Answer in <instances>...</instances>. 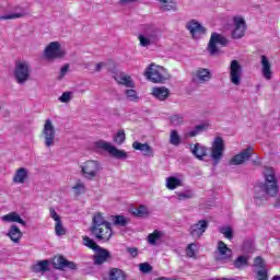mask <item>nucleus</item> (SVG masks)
<instances>
[{
    "label": "nucleus",
    "mask_w": 280,
    "mask_h": 280,
    "mask_svg": "<svg viewBox=\"0 0 280 280\" xmlns=\"http://www.w3.org/2000/svg\"><path fill=\"white\" fill-rule=\"evenodd\" d=\"M230 82L234 86H240L242 84V78L244 75V69L242 68V65L237 60H232L230 63Z\"/></svg>",
    "instance_id": "9d476101"
},
{
    "label": "nucleus",
    "mask_w": 280,
    "mask_h": 280,
    "mask_svg": "<svg viewBox=\"0 0 280 280\" xmlns=\"http://www.w3.org/2000/svg\"><path fill=\"white\" fill-rule=\"evenodd\" d=\"M217 248H218V255H217L218 261H229V259L233 257V250L229 248V246L224 242L219 241Z\"/></svg>",
    "instance_id": "2eb2a0df"
},
{
    "label": "nucleus",
    "mask_w": 280,
    "mask_h": 280,
    "mask_svg": "<svg viewBox=\"0 0 280 280\" xmlns=\"http://www.w3.org/2000/svg\"><path fill=\"white\" fill-rule=\"evenodd\" d=\"M257 279L258 280H268V270L267 269H258L257 270Z\"/></svg>",
    "instance_id": "603ef678"
},
{
    "label": "nucleus",
    "mask_w": 280,
    "mask_h": 280,
    "mask_svg": "<svg viewBox=\"0 0 280 280\" xmlns=\"http://www.w3.org/2000/svg\"><path fill=\"white\" fill-rule=\"evenodd\" d=\"M108 280H126V273L119 268H112L108 273Z\"/></svg>",
    "instance_id": "7c9ffc66"
},
{
    "label": "nucleus",
    "mask_w": 280,
    "mask_h": 280,
    "mask_svg": "<svg viewBox=\"0 0 280 280\" xmlns=\"http://www.w3.org/2000/svg\"><path fill=\"white\" fill-rule=\"evenodd\" d=\"M94 148L96 150H103V152H107L109 156H113L114 159H128V153L126 151L117 149V147L105 140H97L94 142Z\"/></svg>",
    "instance_id": "39448f33"
},
{
    "label": "nucleus",
    "mask_w": 280,
    "mask_h": 280,
    "mask_svg": "<svg viewBox=\"0 0 280 280\" xmlns=\"http://www.w3.org/2000/svg\"><path fill=\"white\" fill-rule=\"evenodd\" d=\"M50 218L55 220V222H60V215L56 212L54 208H50Z\"/></svg>",
    "instance_id": "6e6d98bb"
},
{
    "label": "nucleus",
    "mask_w": 280,
    "mask_h": 280,
    "mask_svg": "<svg viewBox=\"0 0 280 280\" xmlns=\"http://www.w3.org/2000/svg\"><path fill=\"white\" fill-rule=\"evenodd\" d=\"M187 30L190 32L192 38H198V36L205 34V27L198 21H190L186 25Z\"/></svg>",
    "instance_id": "6ab92c4d"
},
{
    "label": "nucleus",
    "mask_w": 280,
    "mask_h": 280,
    "mask_svg": "<svg viewBox=\"0 0 280 280\" xmlns=\"http://www.w3.org/2000/svg\"><path fill=\"white\" fill-rule=\"evenodd\" d=\"M44 143L46 148H51L56 143V127H54V122L51 119L45 120L44 129H43Z\"/></svg>",
    "instance_id": "f8f14e48"
},
{
    "label": "nucleus",
    "mask_w": 280,
    "mask_h": 280,
    "mask_svg": "<svg viewBox=\"0 0 280 280\" xmlns=\"http://www.w3.org/2000/svg\"><path fill=\"white\" fill-rule=\"evenodd\" d=\"M13 75L18 84H25L32 78V66L30 61H16Z\"/></svg>",
    "instance_id": "20e7f679"
},
{
    "label": "nucleus",
    "mask_w": 280,
    "mask_h": 280,
    "mask_svg": "<svg viewBox=\"0 0 280 280\" xmlns=\"http://www.w3.org/2000/svg\"><path fill=\"white\" fill-rule=\"evenodd\" d=\"M276 207H279V203H277Z\"/></svg>",
    "instance_id": "680f3d73"
},
{
    "label": "nucleus",
    "mask_w": 280,
    "mask_h": 280,
    "mask_svg": "<svg viewBox=\"0 0 280 280\" xmlns=\"http://www.w3.org/2000/svg\"><path fill=\"white\" fill-rule=\"evenodd\" d=\"M161 3V10H163V12H176L177 7H176V2H174V0H159Z\"/></svg>",
    "instance_id": "c756f323"
},
{
    "label": "nucleus",
    "mask_w": 280,
    "mask_h": 280,
    "mask_svg": "<svg viewBox=\"0 0 280 280\" xmlns=\"http://www.w3.org/2000/svg\"><path fill=\"white\" fill-rule=\"evenodd\" d=\"M25 13H7L4 15H0V21H12L14 19H23Z\"/></svg>",
    "instance_id": "a19ab883"
},
{
    "label": "nucleus",
    "mask_w": 280,
    "mask_h": 280,
    "mask_svg": "<svg viewBox=\"0 0 280 280\" xmlns=\"http://www.w3.org/2000/svg\"><path fill=\"white\" fill-rule=\"evenodd\" d=\"M2 222H5L7 224H10L12 222H16L18 224H22V226H25V221L21 218V214L19 212H9L8 214H4L1 217Z\"/></svg>",
    "instance_id": "4be33fe9"
},
{
    "label": "nucleus",
    "mask_w": 280,
    "mask_h": 280,
    "mask_svg": "<svg viewBox=\"0 0 280 280\" xmlns=\"http://www.w3.org/2000/svg\"><path fill=\"white\" fill-rule=\"evenodd\" d=\"M183 141V138H180V135H178V131L173 129L170 135V143L171 145L178 147V144Z\"/></svg>",
    "instance_id": "e433bc0d"
},
{
    "label": "nucleus",
    "mask_w": 280,
    "mask_h": 280,
    "mask_svg": "<svg viewBox=\"0 0 280 280\" xmlns=\"http://www.w3.org/2000/svg\"><path fill=\"white\" fill-rule=\"evenodd\" d=\"M226 45H229V38L220 33H212L207 49L210 56H219L220 47H226Z\"/></svg>",
    "instance_id": "0eeeda50"
},
{
    "label": "nucleus",
    "mask_w": 280,
    "mask_h": 280,
    "mask_svg": "<svg viewBox=\"0 0 280 280\" xmlns=\"http://www.w3.org/2000/svg\"><path fill=\"white\" fill-rule=\"evenodd\" d=\"M55 234L58 237H62V235H67V230L65 229V226L62 225V221H57L55 223Z\"/></svg>",
    "instance_id": "79ce46f5"
},
{
    "label": "nucleus",
    "mask_w": 280,
    "mask_h": 280,
    "mask_svg": "<svg viewBox=\"0 0 280 280\" xmlns=\"http://www.w3.org/2000/svg\"><path fill=\"white\" fill-rule=\"evenodd\" d=\"M209 229V221L207 220H199L197 223L190 225L189 233L194 240H200L207 230Z\"/></svg>",
    "instance_id": "4468645a"
},
{
    "label": "nucleus",
    "mask_w": 280,
    "mask_h": 280,
    "mask_svg": "<svg viewBox=\"0 0 280 280\" xmlns=\"http://www.w3.org/2000/svg\"><path fill=\"white\" fill-rule=\"evenodd\" d=\"M166 187L167 189H176L177 187H183V180L174 176L167 177Z\"/></svg>",
    "instance_id": "473e14b6"
},
{
    "label": "nucleus",
    "mask_w": 280,
    "mask_h": 280,
    "mask_svg": "<svg viewBox=\"0 0 280 280\" xmlns=\"http://www.w3.org/2000/svg\"><path fill=\"white\" fill-rule=\"evenodd\" d=\"M172 126H183L185 124V117L180 114L173 115L171 117Z\"/></svg>",
    "instance_id": "c03bdc74"
},
{
    "label": "nucleus",
    "mask_w": 280,
    "mask_h": 280,
    "mask_svg": "<svg viewBox=\"0 0 280 280\" xmlns=\"http://www.w3.org/2000/svg\"><path fill=\"white\" fill-rule=\"evenodd\" d=\"M132 148L133 150H139L140 152H142L143 156H149V158L154 156V150L148 143H141L139 141H135L132 143Z\"/></svg>",
    "instance_id": "412c9836"
},
{
    "label": "nucleus",
    "mask_w": 280,
    "mask_h": 280,
    "mask_svg": "<svg viewBox=\"0 0 280 280\" xmlns=\"http://www.w3.org/2000/svg\"><path fill=\"white\" fill-rule=\"evenodd\" d=\"M54 268L57 270H75V262L67 260L63 256L55 257Z\"/></svg>",
    "instance_id": "f3484780"
},
{
    "label": "nucleus",
    "mask_w": 280,
    "mask_h": 280,
    "mask_svg": "<svg viewBox=\"0 0 280 280\" xmlns=\"http://www.w3.org/2000/svg\"><path fill=\"white\" fill-rule=\"evenodd\" d=\"M210 152V156L214 165H218V163H220L222 160V156H224V140L222 137L214 138Z\"/></svg>",
    "instance_id": "9b49d317"
},
{
    "label": "nucleus",
    "mask_w": 280,
    "mask_h": 280,
    "mask_svg": "<svg viewBox=\"0 0 280 280\" xmlns=\"http://www.w3.org/2000/svg\"><path fill=\"white\" fill-rule=\"evenodd\" d=\"M279 195V180L275 175V171L269 168L265 172V183L255 186L254 202L258 207L266 205L268 198H275Z\"/></svg>",
    "instance_id": "f257e3e1"
},
{
    "label": "nucleus",
    "mask_w": 280,
    "mask_h": 280,
    "mask_svg": "<svg viewBox=\"0 0 280 280\" xmlns=\"http://www.w3.org/2000/svg\"><path fill=\"white\" fill-rule=\"evenodd\" d=\"M94 253H96L94 255L95 266H102V264H106V261H108L112 258L110 252L102 247H98Z\"/></svg>",
    "instance_id": "a211bd4d"
},
{
    "label": "nucleus",
    "mask_w": 280,
    "mask_h": 280,
    "mask_svg": "<svg viewBox=\"0 0 280 280\" xmlns=\"http://www.w3.org/2000/svg\"><path fill=\"white\" fill-rule=\"evenodd\" d=\"M25 180H27V168L21 167L14 174L13 183L23 185Z\"/></svg>",
    "instance_id": "cd10ccee"
},
{
    "label": "nucleus",
    "mask_w": 280,
    "mask_h": 280,
    "mask_svg": "<svg viewBox=\"0 0 280 280\" xmlns=\"http://www.w3.org/2000/svg\"><path fill=\"white\" fill-rule=\"evenodd\" d=\"M104 67H106V63L98 62V63H96L95 71L100 72V71H102V69H104Z\"/></svg>",
    "instance_id": "13d9d810"
},
{
    "label": "nucleus",
    "mask_w": 280,
    "mask_h": 280,
    "mask_svg": "<svg viewBox=\"0 0 280 280\" xmlns=\"http://www.w3.org/2000/svg\"><path fill=\"white\" fill-rule=\"evenodd\" d=\"M49 270V260H40L33 266V272H47Z\"/></svg>",
    "instance_id": "c9c22d12"
},
{
    "label": "nucleus",
    "mask_w": 280,
    "mask_h": 280,
    "mask_svg": "<svg viewBox=\"0 0 280 280\" xmlns=\"http://www.w3.org/2000/svg\"><path fill=\"white\" fill-rule=\"evenodd\" d=\"M219 231L226 237V240H233V229H231V226L220 228Z\"/></svg>",
    "instance_id": "09e8293b"
},
{
    "label": "nucleus",
    "mask_w": 280,
    "mask_h": 280,
    "mask_svg": "<svg viewBox=\"0 0 280 280\" xmlns=\"http://www.w3.org/2000/svg\"><path fill=\"white\" fill-rule=\"evenodd\" d=\"M46 60H58L67 56V50L58 42L49 43L44 49Z\"/></svg>",
    "instance_id": "6e6552de"
},
{
    "label": "nucleus",
    "mask_w": 280,
    "mask_h": 280,
    "mask_svg": "<svg viewBox=\"0 0 280 280\" xmlns=\"http://www.w3.org/2000/svg\"><path fill=\"white\" fill-rule=\"evenodd\" d=\"M83 245L86 246L88 248H91V250H96L101 246L95 243V241L89 236H83Z\"/></svg>",
    "instance_id": "58836bf2"
},
{
    "label": "nucleus",
    "mask_w": 280,
    "mask_h": 280,
    "mask_svg": "<svg viewBox=\"0 0 280 280\" xmlns=\"http://www.w3.org/2000/svg\"><path fill=\"white\" fill-rule=\"evenodd\" d=\"M163 231L160 230H154L153 233H150L147 237V242L148 244H150V246H159V242H161V240H163Z\"/></svg>",
    "instance_id": "bb28decb"
},
{
    "label": "nucleus",
    "mask_w": 280,
    "mask_h": 280,
    "mask_svg": "<svg viewBox=\"0 0 280 280\" xmlns=\"http://www.w3.org/2000/svg\"><path fill=\"white\" fill-rule=\"evenodd\" d=\"M74 196H82L86 194V186L82 182H77V184L72 187Z\"/></svg>",
    "instance_id": "4c0bfd02"
},
{
    "label": "nucleus",
    "mask_w": 280,
    "mask_h": 280,
    "mask_svg": "<svg viewBox=\"0 0 280 280\" xmlns=\"http://www.w3.org/2000/svg\"><path fill=\"white\" fill-rule=\"evenodd\" d=\"M129 222V219L124 215H115L113 218V223L115 226H126Z\"/></svg>",
    "instance_id": "ea45409f"
},
{
    "label": "nucleus",
    "mask_w": 280,
    "mask_h": 280,
    "mask_svg": "<svg viewBox=\"0 0 280 280\" xmlns=\"http://www.w3.org/2000/svg\"><path fill=\"white\" fill-rule=\"evenodd\" d=\"M234 268L242 270V268L248 267V256H238L233 264Z\"/></svg>",
    "instance_id": "f704fd0d"
},
{
    "label": "nucleus",
    "mask_w": 280,
    "mask_h": 280,
    "mask_svg": "<svg viewBox=\"0 0 280 280\" xmlns=\"http://www.w3.org/2000/svg\"><path fill=\"white\" fill-rule=\"evenodd\" d=\"M207 128H209L208 124L197 125L192 130H190L187 133V137H198V135H202V132H205V130H207Z\"/></svg>",
    "instance_id": "72a5a7b5"
},
{
    "label": "nucleus",
    "mask_w": 280,
    "mask_h": 280,
    "mask_svg": "<svg viewBox=\"0 0 280 280\" xmlns=\"http://www.w3.org/2000/svg\"><path fill=\"white\" fill-rule=\"evenodd\" d=\"M135 1H137V0H120V3L122 5H126V3H135Z\"/></svg>",
    "instance_id": "bf43d9fd"
},
{
    "label": "nucleus",
    "mask_w": 280,
    "mask_h": 280,
    "mask_svg": "<svg viewBox=\"0 0 280 280\" xmlns=\"http://www.w3.org/2000/svg\"><path fill=\"white\" fill-rule=\"evenodd\" d=\"M197 253H198V245L195 243L188 244V246L186 247L187 257L194 258L196 257Z\"/></svg>",
    "instance_id": "37998d69"
},
{
    "label": "nucleus",
    "mask_w": 280,
    "mask_h": 280,
    "mask_svg": "<svg viewBox=\"0 0 280 280\" xmlns=\"http://www.w3.org/2000/svg\"><path fill=\"white\" fill-rule=\"evenodd\" d=\"M71 100H73V92L71 91L63 92L61 96H59V102H61V104H69Z\"/></svg>",
    "instance_id": "a18cd8bd"
},
{
    "label": "nucleus",
    "mask_w": 280,
    "mask_h": 280,
    "mask_svg": "<svg viewBox=\"0 0 280 280\" xmlns=\"http://www.w3.org/2000/svg\"><path fill=\"white\" fill-rule=\"evenodd\" d=\"M139 270H140V272H143V275H148V273L152 272V266L148 262H141L139 265Z\"/></svg>",
    "instance_id": "3c124183"
},
{
    "label": "nucleus",
    "mask_w": 280,
    "mask_h": 280,
    "mask_svg": "<svg viewBox=\"0 0 280 280\" xmlns=\"http://www.w3.org/2000/svg\"><path fill=\"white\" fill-rule=\"evenodd\" d=\"M246 20L242 18L241 15H236L233 18V30H232V38H235L236 40L240 38H244V35L246 34Z\"/></svg>",
    "instance_id": "ddd939ff"
},
{
    "label": "nucleus",
    "mask_w": 280,
    "mask_h": 280,
    "mask_svg": "<svg viewBox=\"0 0 280 280\" xmlns=\"http://www.w3.org/2000/svg\"><path fill=\"white\" fill-rule=\"evenodd\" d=\"M144 77L149 82H153V84H163L166 80H170V73L167 70L155 63L148 66L144 71Z\"/></svg>",
    "instance_id": "7ed1b4c3"
},
{
    "label": "nucleus",
    "mask_w": 280,
    "mask_h": 280,
    "mask_svg": "<svg viewBox=\"0 0 280 280\" xmlns=\"http://www.w3.org/2000/svg\"><path fill=\"white\" fill-rule=\"evenodd\" d=\"M191 154H194V156H196V159H198L199 161H202V158L207 156V149L202 144L196 143L191 148Z\"/></svg>",
    "instance_id": "c85d7f7f"
},
{
    "label": "nucleus",
    "mask_w": 280,
    "mask_h": 280,
    "mask_svg": "<svg viewBox=\"0 0 280 280\" xmlns=\"http://www.w3.org/2000/svg\"><path fill=\"white\" fill-rule=\"evenodd\" d=\"M253 147H248L241 153L234 155L230 161V165H242V163H245V161H248L253 156Z\"/></svg>",
    "instance_id": "dca6fc26"
},
{
    "label": "nucleus",
    "mask_w": 280,
    "mask_h": 280,
    "mask_svg": "<svg viewBox=\"0 0 280 280\" xmlns=\"http://www.w3.org/2000/svg\"><path fill=\"white\" fill-rule=\"evenodd\" d=\"M152 95L160 102H165L170 97V90L165 86L153 88Z\"/></svg>",
    "instance_id": "393cba45"
},
{
    "label": "nucleus",
    "mask_w": 280,
    "mask_h": 280,
    "mask_svg": "<svg viewBox=\"0 0 280 280\" xmlns=\"http://www.w3.org/2000/svg\"><path fill=\"white\" fill-rule=\"evenodd\" d=\"M195 80L196 82H199V84H205V82H209V80H211V71L206 68H199L195 73Z\"/></svg>",
    "instance_id": "5701e85b"
},
{
    "label": "nucleus",
    "mask_w": 280,
    "mask_h": 280,
    "mask_svg": "<svg viewBox=\"0 0 280 280\" xmlns=\"http://www.w3.org/2000/svg\"><path fill=\"white\" fill-rule=\"evenodd\" d=\"M125 95H127V98L129 102H139V95L137 94L136 90L129 89L125 91Z\"/></svg>",
    "instance_id": "49530a36"
},
{
    "label": "nucleus",
    "mask_w": 280,
    "mask_h": 280,
    "mask_svg": "<svg viewBox=\"0 0 280 280\" xmlns=\"http://www.w3.org/2000/svg\"><path fill=\"white\" fill-rule=\"evenodd\" d=\"M141 47H149L159 42V28L154 25L145 26L143 32L138 36Z\"/></svg>",
    "instance_id": "423d86ee"
},
{
    "label": "nucleus",
    "mask_w": 280,
    "mask_h": 280,
    "mask_svg": "<svg viewBox=\"0 0 280 280\" xmlns=\"http://www.w3.org/2000/svg\"><path fill=\"white\" fill-rule=\"evenodd\" d=\"M7 237H9L14 244H19L21 242V237H23V232H21L19 226L13 224L7 233Z\"/></svg>",
    "instance_id": "b1692460"
},
{
    "label": "nucleus",
    "mask_w": 280,
    "mask_h": 280,
    "mask_svg": "<svg viewBox=\"0 0 280 280\" xmlns=\"http://www.w3.org/2000/svg\"><path fill=\"white\" fill-rule=\"evenodd\" d=\"M67 73H69V63H66L59 72V75L57 77V80H62L65 78V75H67Z\"/></svg>",
    "instance_id": "864d4df0"
},
{
    "label": "nucleus",
    "mask_w": 280,
    "mask_h": 280,
    "mask_svg": "<svg viewBox=\"0 0 280 280\" xmlns=\"http://www.w3.org/2000/svg\"><path fill=\"white\" fill-rule=\"evenodd\" d=\"M127 253H129L131 257H137L139 255V249L136 247H128Z\"/></svg>",
    "instance_id": "4d7b16f0"
},
{
    "label": "nucleus",
    "mask_w": 280,
    "mask_h": 280,
    "mask_svg": "<svg viewBox=\"0 0 280 280\" xmlns=\"http://www.w3.org/2000/svg\"><path fill=\"white\" fill-rule=\"evenodd\" d=\"M131 213L136 215V218H148L150 215V210L145 206H139L138 208H132Z\"/></svg>",
    "instance_id": "2f4dec72"
},
{
    "label": "nucleus",
    "mask_w": 280,
    "mask_h": 280,
    "mask_svg": "<svg viewBox=\"0 0 280 280\" xmlns=\"http://www.w3.org/2000/svg\"><path fill=\"white\" fill-rule=\"evenodd\" d=\"M92 235L101 242H108L113 237V229L110 223L106 221L102 212L95 213L92 219V226L90 229Z\"/></svg>",
    "instance_id": "f03ea898"
},
{
    "label": "nucleus",
    "mask_w": 280,
    "mask_h": 280,
    "mask_svg": "<svg viewBox=\"0 0 280 280\" xmlns=\"http://www.w3.org/2000/svg\"><path fill=\"white\" fill-rule=\"evenodd\" d=\"M272 280H280V276H275Z\"/></svg>",
    "instance_id": "052dcab7"
},
{
    "label": "nucleus",
    "mask_w": 280,
    "mask_h": 280,
    "mask_svg": "<svg viewBox=\"0 0 280 280\" xmlns=\"http://www.w3.org/2000/svg\"><path fill=\"white\" fill-rule=\"evenodd\" d=\"M189 198H191V194L190 192L177 194V200H189Z\"/></svg>",
    "instance_id": "5fc2aeb1"
},
{
    "label": "nucleus",
    "mask_w": 280,
    "mask_h": 280,
    "mask_svg": "<svg viewBox=\"0 0 280 280\" xmlns=\"http://www.w3.org/2000/svg\"><path fill=\"white\" fill-rule=\"evenodd\" d=\"M261 73L262 77L267 80H272V69L270 66V61L268 60V57L261 56Z\"/></svg>",
    "instance_id": "a878e982"
},
{
    "label": "nucleus",
    "mask_w": 280,
    "mask_h": 280,
    "mask_svg": "<svg viewBox=\"0 0 280 280\" xmlns=\"http://www.w3.org/2000/svg\"><path fill=\"white\" fill-rule=\"evenodd\" d=\"M114 80H116L118 84H122V86H126L127 89H135V81H132V78H130V75L124 72L117 73L114 77Z\"/></svg>",
    "instance_id": "aec40b11"
},
{
    "label": "nucleus",
    "mask_w": 280,
    "mask_h": 280,
    "mask_svg": "<svg viewBox=\"0 0 280 280\" xmlns=\"http://www.w3.org/2000/svg\"><path fill=\"white\" fill-rule=\"evenodd\" d=\"M124 141H126V132L120 130L114 136V142H116L117 145H121Z\"/></svg>",
    "instance_id": "de8ad7c7"
},
{
    "label": "nucleus",
    "mask_w": 280,
    "mask_h": 280,
    "mask_svg": "<svg viewBox=\"0 0 280 280\" xmlns=\"http://www.w3.org/2000/svg\"><path fill=\"white\" fill-rule=\"evenodd\" d=\"M101 170L102 165H100V162L93 160L86 161L81 165V174L86 180H93L100 174Z\"/></svg>",
    "instance_id": "1a4fd4ad"
},
{
    "label": "nucleus",
    "mask_w": 280,
    "mask_h": 280,
    "mask_svg": "<svg viewBox=\"0 0 280 280\" xmlns=\"http://www.w3.org/2000/svg\"><path fill=\"white\" fill-rule=\"evenodd\" d=\"M254 266L255 268H258V270L266 269V261H264V258L261 256H258L254 259Z\"/></svg>",
    "instance_id": "8fccbe9b"
}]
</instances>
